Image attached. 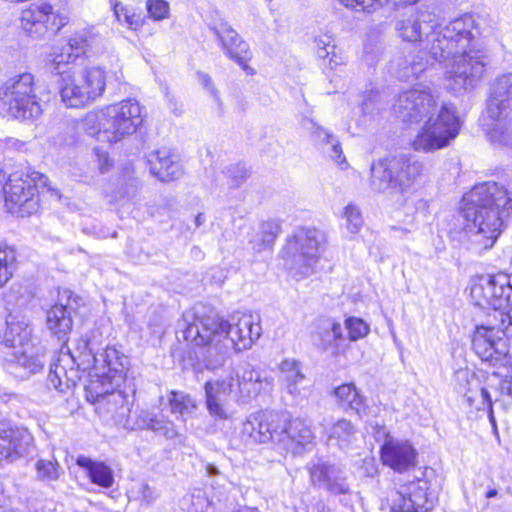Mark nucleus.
<instances>
[{"label":"nucleus","instance_id":"864d4df0","mask_svg":"<svg viewBox=\"0 0 512 512\" xmlns=\"http://www.w3.org/2000/svg\"><path fill=\"white\" fill-rule=\"evenodd\" d=\"M146 9L150 18L160 21L168 18L169 4L165 0H147Z\"/></svg>","mask_w":512,"mask_h":512},{"label":"nucleus","instance_id":"774afa93","mask_svg":"<svg viewBox=\"0 0 512 512\" xmlns=\"http://www.w3.org/2000/svg\"><path fill=\"white\" fill-rule=\"evenodd\" d=\"M498 390L502 395L512 398V376H505L498 384Z\"/></svg>","mask_w":512,"mask_h":512},{"label":"nucleus","instance_id":"603ef678","mask_svg":"<svg viewBox=\"0 0 512 512\" xmlns=\"http://www.w3.org/2000/svg\"><path fill=\"white\" fill-rule=\"evenodd\" d=\"M428 64V59H424L423 57L420 60L414 59L403 68L398 70V78L403 80H408L411 77H419V75L425 71Z\"/></svg>","mask_w":512,"mask_h":512},{"label":"nucleus","instance_id":"9d476101","mask_svg":"<svg viewBox=\"0 0 512 512\" xmlns=\"http://www.w3.org/2000/svg\"><path fill=\"white\" fill-rule=\"evenodd\" d=\"M445 80L446 88L455 95L475 89L482 81L490 58L484 47L471 48L467 52L448 58Z\"/></svg>","mask_w":512,"mask_h":512},{"label":"nucleus","instance_id":"dca6fc26","mask_svg":"<svg viewBox=\"0 0 512 512\" xmlns=\"http://www.w3.org/2000/svg\"><path fill=\"white\" fill-rule=\"evenodd\" d=\"M21 28L34 39H45L55 35L68 23V17L54 11L46 2L30 4L22 10Z\"/></svg>","mask_w":512,"mask_h":512},{"label":"nucleus","instance_id":"f257e3e1","mask_svg":"<svg viewBox=\"0 0 512 512\" xmlns=\"http://www.w3.org/2000/svg\"><path fill=\"white\" fill-rule=\"evenodd\" d=\"M393 110L404 122H419L426 118L412 142L415 151L442 149L456 138L460 130L456 107L447 103L439 106L430 89L423 85L400 93L393 104Z\"/></svg>","mask_w":512,"mask_h":512},{"label":"nucleus","instance_id":"6e6d98bb","mask_svg":"<svg viewBox=\"0 0 512 512\" xmlns=\"http://www.w3.org/2000/svg\"><path fill=\"white\" fill-rule=\"evenodd\" d=\"M188 512H206L210 506V500L201 490H195L188 498Z\"/></svg>","mask_w":512,"mask_h":512},{"label":"nucleus","instance_id":"4c0bfd02","mask_svg":"<svg viewBox=\"0 0 512 512\" xmlns=\"http://www.w3.org/2000/svg\"><path fill=\"white\" fill-rule=\"evenodd\" d=\"M113 14L117 22L121 25L125 24L131 30H139L144 25V17L135 9L123 5L120 1L110 0Z\"/></svg>","mask_w":512,"mask_h":512},{"label":"nucleus","instance_id":"5fc2aeb1","mask_svg":"<svg viewBox=\"0 0 512 512\" xmlns=\"http://www.w3.org/2000/svg\"><path fill=\"white\" fill-rule=\"evenodd\" d=\"M340 2L346 7L357 11L371 12L377 7L389 3L390 0H340Z\"/></svg>","mask_w":512,"mask_h":512},{"label":"nucleus","instance_id":"aec40b11","mask_svg":"<svg viewBox=\"0 0 512 512\" xmlns=\"http://www.w3.org/2000/svg\"><path fill=\"white\" fill-rule=\"evenodd\" d=\"M209 28L219 40L228 57L241 65L244 70L250 69L247 65L251 58L249 46L228 22L224 20L213 22Z\"/></svg>","mask_w":512,"mask_h":512},{"label":"nucleus","instance_id":"a211bd4d","mask_svg":"<svg viewBox=\"0 0 512 512\" xmlns=\"http://www.w3.org/2000/svg\"><path fill=\"white\" fill-rule=\"evenodd\" d=\"M306 469L314 488L324 490L334 496L351 493L348 473L344 466L323 459H316L311 460Z\"/></svg>","mask_w":512,"mask_h":512},{"label":"nucleus","instance_id":"37998d69","mask_svg":"<svg viewBox=\"0 0 512 512\" xmlns=\"http://www.w3.org/2000/svg\"><path fill=\"white\" fill-rule=\"evenodd\" d=\"M281 230L280 223L276 220H268L260 225L261 242H257L253 246L255 252H261L273 246L276 237Z\"/></svg>","mask_w":512,"mask_h":512},{"label":"nucleus","instance_id":"f8f14e48","mask_svg":"<svg viewBox=\"0 0 512 512\" xmlns=\"http://www.w3.org/2000/svg\"><path fill=\"white\" fill-rule=\"evenodd\" d=\"M106 89V72L101 67H88L63 73L59 81L61 101L68 108H83L101 97Z\"/></svg>","mask_w":512,"mask_h":512},{"label":"nucleus","instance_id":"79ce46f5","mask_svg":"<svg viewBox=\"0 0 512 512\" xmlns=\"http://www.w3.org/2000/svg\"><path fill=\"white\" fill-rule=\"evenodd\" d=\"M464 397L477 410H487L490 421L495 423L491 395L486 388L478 386L475 390L469 389Z\"/></svg>","mask_w":512,"mask_h":512},{"label":"nucleus","instance_id":"0e129e2a","mask_svg":"<svg viewBox=\"0 0 512 512\" xmlns=\"http://www.w3.org/2000/svg\"><path fill=\"white\" fill-rule=\"evenodd\" d=\"M94 153L97 158L99 170L102 173L108 171L112 166V161L108 153L101 148H94Z\"/></svg>","mask_w":512,"mask_h":512},{"label":"nucleus","instance_id":"7ed1b4c3","mask_svg":"<svg viewBox=\"0 0 512 512\" xmlns=\"http://www.w3.org/2000/svg\"><path fill=\"white\" fill-rule=\"evenodd\" d=\"M469 248L481 253L494 246L505 218L512 215V193L496 182L475 185L462 199Z\"/></svg>","mask_w":512,"mask_h":512},{"label":"nucleus","instance_id":"39448f33","mask_svg":"<svg viewBox=\"0 0 512 512\" xmlns=\"http://www.w3.org/2000/svg\"><path fill=\"white\" fill-rule=\"evenodd\" d=\"M100 334L91 332L76 341L73 350L61 348L56 362L51 364L47 384L55 390L66 393L81 379V371H92V378L101 369Z\"/></svg>","mask_w":512,"mask_h":512},{"label":"nucleus","instance_id":"338daca9","mask_svg":"<svg viewBox=\"0 0 512 512\" xmlns=\"http://www.w3.org/2000/svg\"><path fill=\"white\" fill-rule=\"evenodd\" d=\"M4 148L7 152H25L27 143L15 138H7L4 141Z\"/></svg>","mask_w":512,"mask_h":512},{"label":"nucleus","instance_id":"9b49d317","mask_svg":"<svg viewBox=\"0 0 512 512\" xmlns=\"http://www.w3.org/2000/svg\"><path fill=\"white\" fill-rule=\"evenodd\" d=\"M372 189L384 192L406 191L422 174L423 164L407 155L389 156L372 163Z\"/></svg>","mask_w":512,"mask_h":512},{"label":"nucleus","instance_id":"3c124183","mask_svg":"<svg viewBox=\"0 0 512 512\" xmlns=\"http://www.w3.org/2000/svg\"><path fill=\"white\" fill-rule=\"evenodd\" d=\"M268 417L272 418L273 422H275L273 425H269V432L273 434L271 441L282 448V438L284 436L287 419L283 414L274 411H268Z\"/></svg>","mask_w":512,"mask_h":512},{"label":"nucleus","instance_id":"09e8293b","mask_svg":"<svg viewBox=\"0 0 512 512\" xmlns=\"http://www.w3.org/2000/svg\"><path fill=\"white\" fill-rule=\"evenodd\" d=\"M35 468L37 479L41 481H54L59 477V465L56 461L40 459Z\"/></svg>","mask_w":512,"mask_h":512},{"label":"nucleus","instance_id":"8fccbe9b","mask_svg":"<svg viewBox=\"0 0 512 512\" xmlns=\"http://www.w3.org/2000/svg\"><path fill=\"white\" fill-rule=\"evenodd\" d=\"M343 217L346 220V228L350 233L359 232L363 225V218L356 205L348 204L344 209Z\"/></svg>","mask_w":512,"mask_h":512},{"label":"nucleus","instance_id":"de8ad7c7","mask_svg":"<svg viewBox=\"0 0 512 512\" xmlns=\"http://www.w3.org/2000/svg\"><path fill=\"white\" fill-rule=\"evenodd\" d=\"M345 328L348 331L350 341L364 338L370 331L369 325L361 318L349 317L345 320Z\"/></svg>","mask_w":512,"mask_h":512},{"label":"nucleus","instance_id":"58836bf2","mask_svg":"<svg viewBox=\"0 0 512 512\" xmlns=\"http://www.w3.org/2000/svg\"><path fill=\"white\" fill-rule=\"evenodd\" d=\"M78 57L71 51V48L66 45L61 48H56L48 56V65L52 73L63 77V73H73L69 68L66 69L68 64L75 62Z\"/></svg>","mask_w":512,"mask_h":512},{"label":"nucleus","instance_id":"c9c22d12","mask_svg":"<svg viewBox=\"0 0 512 512\" xmlns=\"http://www.w3.org/2000/svg\"><path fill=\"white\" fill-rule=\"evenodd\" d=\"M78 466L86 469L92 483L103 488H110L114 483L112 469L103 462H95L88 457L79 456L76 460Z\"/></svg>","mask_w":512,"mask_h":512},{"label":"nucleus","instance_id":"f704fd0d","mask_svg":"<svg viewBox=\"0 0 512 512\" xmlns=\"http://www.w3.org/2000/svg\"><path fill=\"white\" fill-rule=\"evenodd\" d=\"M358 429L348 419L340 418L327 428L328 440L340 449L348 448L357 438Z\"/></svg>","mask_w":512,"mask_h":512},{"label":"nucleus","instance_id":"2f4dec72","mask_svg":"<svg viewBox=\"0 0 512 512\" xmlns=\"http://www.w3.org/2000/svg\"><path fill=\"white\" fill-rule=\"evenodd\" d=\"M338 406L344 411H353L359 418H363L368 411L365 397L352 383L342 384L334 390Z\"/></svg>","mask_w":512,"mask_h":512},{"label":"nucleus","instance_id":"680f3d73","mask_svg":"<svg viewBox=\"0 0 512 512\" xmlns=\"http://www.w3.org/2000/svg\"><path fill=\"white\" fill-rule=\"evenodd\" d=\"M199 79L202 83V85L211 93V95L213 96L215 102L217 103L218 105V109H219V112L220 114L223 113V103L218 95V91L215 89V87L213 86V83H212V80H211V77L208 75V74H205V73H200L199 74Z\"/></svg>","mask_w":512,"mask_h":512},{"label":"nucleus","instance_id":"b1692460","mask_svg":"<svg viewBox=\"0 0 512 512\" xmlns=\"http://www.w3.org/2000/svg\"><path fill=\"white\" fill-rule=\"evenodd\" d=\"M314 434L310 426L301 419H292L286 423L282 438V449L294 455L302 454L313 444Z\"/></svg>","mask_w":512,"mask_h":512},{"label":"nucleus","instance_id":"ddd939ff","mask_svg":"<svg viewBox=\"0 0 512 512\" xmlns=\"http://www.w3.org/2000/svg\"><path fill=\"white\" fill-rule=\"evenodd\" d=\"M471 301L482 309H492L488 319L495 320L496 312L512 305V275L499 273L496 275H480L472 280L470 287Z\"/></svg>","mask_w":512,"mask_h":512},{"label":"nucleus","instance_id":"bf43d9fd","mask_svg":"<svg viewBox=\"0 0 512 512\" xmlns=\"http://www.w3.org/2000/svg\"><path fill=\"white\" fill-rule=\"evenodd\" d=\"M262 389V381L254 380L253 382L247 383L246 385L237 387V392L244 399H249L257 396Z\"/></svg>","mask_w":512,"mask_h":512},{"label":"nucleus","instance_id":"e433bc0d","mask_svg":"<svg viewBox=\"0 0 512 512\" xmlns=\"http://www.w3.org/2000/svg\"><path fill=\"white\" fill-rule=\"evenodd\" d=\"M8 361L23 368L29 374L41 371L45 364L44 356L29 352L28 347L13 351Z\"/></svg>","mask_w":512,"mask_h":512},{"label":"nucleus","instance_id":"49530a36","mask_svg":"<svg viewBox=\"0 0 512 512\" xmlns=\"http://www.w3.org/2000/svg\"><path fill=\"white\" fill-rule=\"evenodd\" d=\"M362 112L365 115H374L384 108L381 94L378 90H369L363 94L361 103Z\"/></svg>","mask_w":512,"mask_h":512},{"label":"nucleus","instance_id":"a18cd8bd","mask_svg":"<svg viewBox=\"0 0 512 512\" xmlns=\"http://www.w3.org/2000/svg\"><path fill=\"white\" fill-rule=\"evenodd\" d=\"M169 405L172 413L185 415L191 413L195 408V401L186 393L180 391H171L169 395Z\"/></svg>","mask_w":512,"mask_h":512},{"label":"nucleus","instance_id":"cd10ccee","mask_svg":"<svg viewBox=\"0 0 512 512\" xmlns=\"http://www.w3.org/2000/svg\"><path fill=\"white\" fill-rule=\"evenodd\" d=\"M285 391L297 402L302 401L309 394L304 384L306 377L301 370V364L294 359H285L280 364Z\"/></svg>","mask_w":512,"mask_h":512},{"label":"nucleus","instance_id":"c03bdc74","mask_svg":"<svg viewBox=\"0 0 512 512\" xmlns=\"http://www.w3.org/2000/svg\"><path fill=\"white\" fill-rule=\"evenodd\" d=\"M16 268V253L13 248L0 246V287L12 277Z\"/></svg>","mask_w":512,"mask_h":512},{"label":"nucleus","instance_id":"0eeeda50","mask_svg":"<svg viewBox=\"0 0 512 512\" xmlns=\"http://www.w3.org/2000/svg\"><path fill=\"white\" fill-rule=\"evenodd\" d=\"M480 35L477 19L470 13H464L444 25L438 24L428 46L429 57L440 63L447 62L453 55L481 47Z\"/></svg>","mask_w":512,"mask_h":512},{"label":"nucleus","instance_id":"c85d7f7f","mask_svg":"<svg viewBox=\"0 0 512 512\" xmlns=\"http://www.w3.org/2000/svg\"><path fill=\"white\" fill-rule=\"evenodd\" d=\"M150 172L162 182L178 179L182 169L170 151L166 148L153 151L148 156Z\"/></svg>","mask_w":512,"mask_h":512},{"label":"nucleus","instance_id":"e2e57ef3","mask_svg":"<svg viewBox=\"0 0 512 512\" xmlns=\"http://www.w3.org/2000/svg\"><path fill=\"white\" fill-rule=\"evenodd\" d=\"M313 126V135L319 142L331 145L336 140L335 136L324 127L316 124Z\"/></svg>","mask_w":512,"mask_h":512},{"label":"nucleus","instance_id":"4be33fe9","mask_svg":"<svg viewBox=\"0 0 512 512\" xmlns=\"http://www.w3.org/2000/svg\"><path fill=\"white\" fill-rule=\"evenodd\" d=\"M489 118L509 115L512 111V71L498 75L490 85L486 101Z\"/></svg>","mask_w":512,"mask_h":512},{"label":"nucleus","instance_id":"a878e982","mask_svg":"<svg viewBox=\"0 0 512 512\" xmlns=\"http://www.w3.org/2000/svg\"><path fill=\"white\" fill-rule=\"evenodd\" d=\"M129 430H151L157 435L166 439H175L179 433L174 423L162 414H157L149 410H141L133 418Z\"/></svg>","mask_w":512,"mask_h":512},{"label":"nucleus","instance_id":"6e6552de","mask_svg":"<svg viewBox=\"0 0 512 512\" xmlns=\"http://www.w3.org/2000/svg\"><path fill=\"white\" fill-rule=\"evenodd\" d=\"M35 77L29 72L15 74L0 85V105L12 118L31 120L42 113Z\"/></svg>","mask_w":512,"mask_h":512},{"label":"nucleus","instance_id":"a19ab883","mask_svg":"<svg viewBox=\"0 0 512 512\" xmlns=\"http://www.w3.org/2000/svg\"><path fill=\"white\" fill-rule=\"evenodd\" d=\"M101 40V36L96 34L92 29L84 28L75 32L68 41L67 47L71 48L74 54L79 58L86 52L88 47Z\"/></svg>","mask_w":512,"mask_h":512},{"label":"nucleus","instance_id":"bb28decb","mask_svg":"<svg viewBox=\"0 0 512 512\" xmlns=\"http://www.w3.org/2000/svg\"><path fill=\"white\" fill-rule=\"evenodd\" d=\"M237 391L235 377H229L215 382L208 381L205 384L206 406L212 416L226 418L222 402L233 392Z\"/></svg>","mask_w":512,"mask_h":512},{"label":"nucleus","instance_id":"423d86ee","mask_svg":"<svg viewBox=\"0 0 512 512\" xmlns=\"http://www.w3.org/2000/svg\"><path fill=\"white\" fill-rule=\"evenodd\" d=\"M143 120V107L137 100L128 98L88 112L81 127L100 142L117 143L134 134Z\"/></svg>","mask_w":512,"mask_h":512},{"label":"nucleus","instance_id":"1a4fd4ad","mask_svg":"<svg viewBox=\"0 0 512 512\" xmlns=\"http://www.w3.org/2000/svg\"><path fill=\"white\" fill-rule=\"evenodd\" d=\"M326 240V234L316 227L303 226L295 229L281 251L285 266L302 276L309 275Z\"/></svg>","mask_w":512,"mask_h":512},{"label":"nucleus","instance_id":"69168bd1","mask_svg":"<svg viewBox=\"0 0 512 512\" xmlns=\"http://www.w3.org/2000/svg\"><path fill=\"white\" fill-rule=\"evenodd\" d=\"M329 155L342 169L347 166L346 158L343 156L341 145L337 139L331 144Z\"/></svg>","mask_w":512,"mask_h":512},{"label":"nucleus","instance_id":"13d9d810","mask_svg":"<svg viewBox=\"0 0 512 512\" xmlns=\"http://www.w3.org/2000/svg\"><path fill=\"white\" fill-rule=\"evenodd\" d=\"M260 374L256 372L250 365H245L241 368V371L236 372L235 381L237 387L246 385L247 383L259 380Z\"/></svg>","mask_w":512,"mask_h":512},{"label":"nucleus","instance_id":"f3484780","mask_svg":"<svg viewBox=\"0 0 512 512\" xmlns=\"http://www.w3.org/2000/svg\"><path fill=\"white\" fill-rule=\"evenodd\" d=\"M472 347L482 361L489 362L491 365H496L509 353L500 323L493 319H488L486 324L476 326Z\"/></svg>","mask_w":512,"mask_h":512},{"label":"nucleus","instance_id":"5701e85b","mask_svg":"<svg viewBox=\"0 0 512 512\" xmlns=\"http://www.w3.org/2000/svg\"><path fill=\"white\" fill-rule=\"evenodd\" d=\"M31 436L10 423H0V461L10 462L23 457L29 452Z\"/></svg>","mask_w":512,"mask_h":512},{"label":"nucleus","instance_id":"4468645a","mask_svg":"<svg viewBox=\"0 0 512 512\" xmlns=\"http://www.w3.org/2000/svg\"><path fill=\"white\" fill-rule=\"evenodd\" d=\"M438 26L436 14L428 7L410 8L400 13L394 28L397 36L404 42L418 44L420 50L429 56V44L434 38Z\"/></svg>","mask_w":512,"mask_h":512},{"label":"nucleus","instance_id":"052dcab7","mask_svg":"<svg viewBox=\"0 0 512 512\" xmlns=\"http://www.w3.org/2000/svg\"><path fill=\"white\" fill-rule=\"evenodd\" d=\"M137 493L141 497L142 504L146 506L152 505L158 497L155 489L146 483L140 484Z\"/></svg>","mask_w":512,"mask_h":512},{"label":"nucleus","instance_id":"473e14b6","mask_svg":"<svg viewBox=\"0 0 512 512\" xmlns=\"http://www.w3.org/2000/svg\"><path fill=\"white\" fill-rule=\"evenodd\" d=\"M317 335L319 345L324 351H331L337 355L340 345L344 342L343 328L339 322L333 319H323L319 322Z\"/></svg>","mask_w":512,"mask_h":512},{"label":"nucleus","instance_id":"6ab92c4d","mask_svg":"<svg viewBox=\"0 0 512 512\" xmlns=\"http://www.w3.org/2000/svg\"><path fill=\"white\" fill-rule=\"evenodd\" d=\"M429 488V482L421 478L402 485L392 500V509L397 512H428L434 505V496Z\"/></svg>","mask_w":512,"mask_h":512},{"label":"nucleus","instance_id":"72a5a7b5","mask_svg":"<svg viewBox=\"0 0 512 512\" xmlns=\"http://www.w3.org/2000/svg\"><path fill=\"white\" fill-rule=\"evenodd\" d=\"M489 119L491 122L484 125L489 141L496 146L512 148V122L508 115Z\"/></svg>","mask_w":512,"mask_h":512},{"label":"nucleus","instance_id":"ea45409f","mask_svg":"<svg viewBox=\"0 0 512 512\" xmlns=\"http://www.w3.org/2000/svg\"><path fill=\"white\" fill-rule=\"evenodd\" d=\"M249 177L248 169L244 164L237 163L225 167L218 181L220 185H227L230 189H237L241 187Z\"/></svg>","mask_w":512,"mask_h":512},{"label":"nucleus","instance_id":"f03ea898","mask_svg":"<svg viewBox=\"0 0 512 512\" xmlns=\"http://www.w3.org/2000/svg\"><path fill=\"white\" fill-rule=\"evenodd\" d=\"M231 321L218 315L196 317L183 331L185 340L206 346L203 356L208 368L221 365L232 348L236 351L251 348L262 334L260 316L256 313H236Z\"/></svg>","mask_w":512,"mask_h":512},{"label":"nucleus","instance_id":"412c9836","mask_svg":"<svg viewBox=\"0 0 512 512\" xmlns=\"http://www.w3.org/2000/svg\"><path fill=\"white\" fill-rule=\"evenodd\" d=\"M417 451L407 441L387 437L381 447V460L396 472H405L416 464Z\"/></svg>","mask_w":512,"mask_h":512},{"label":"nucleus","instance_id":"4d7b16f0","mask_svg":"<svg viewBox=\"0 0 512 512\" xmlns=\"http://www.w3.org/2000/svg\"><path fill=\"white\" fill-rule=\"evenodd\" d=\"M495 321L500 323L502 335L506 340L512 339V309L508 312H496Z\"/></svg>","mask_w":512,"mask_h":512},{"label":"nucleus","instance_id":"7c9ffc66","mask_svg":"<svg viewBox=\"0 0 512 512\" xmlns=\"http://www.w3.org/2000/svg\"><path fill=\"white\" fill-rule=\"evenodd\" d=\"M272 418L268 417V411H260L251 414L242 426L243 435L247 436L252 442L264 444L273 439V434L269 432V425H273Z\"/></svg>","mask_w":512,"mask_h":512},{"label":"nucleus","instance_id":"393cba45","mask_svg":"<svg viewBox=\"0 0 512 512\" xmlns=\"http://www.w3.org/2000/svg\"><path fill=\"white\" fill-rule=\"evenodd\" d=\"M62 297L67 298V303H56L47 311L46 326L58 340L66 341L73 325L71 316L73 308L69 304L71 292L64 290Z\"/></svg>","mask_w":512,"mask_h":512},{"label":"nucleus","instance_id":"c756f323","mask_svg":"<svg viewBox=\"0 0 512 512\" xmlns=\"http://www.w3.org/2000/svg\"><path fill=\"white\" fill-rule=\"evenodd\" d=\"M31 335L32 330L24 319L9 315L6 320V328L3 334L0 335V344L13 348L15 351L19 348L28 347Z\"/></svg>","mask_w":512,"mask_h":512},{"label":"nucleus","instance_id":"2eb2a0df","mask_svg":"<svg viewBox=\"0 0 512 512\" xmlns=\"http://www.w3.org/2000/svg\"><path fill=\"white\" fill-rule=\"evenodd\" d=\"M39 187H47L51 195L60 199L59 191L49 186L46 175L31 171L25 177L12 175L9 178L4 186L6 200L18 205L23 213H35L39 208Z\"/></svg>","mask_w":512,"mask_h":512},{"label":"nucleus","instance_id":"20e7f679","mask_svg":"<svg viewBox=\"0 0 512 512\" xmlns=\"http://www.w3.org/2000/svg\"><path fill=\"white\" fill-rule=\"evenodd\" d=\"M99 359L102 367L86 386V398L103 409L115 424L129 429L133 421L129 417L131 409L127 396L117 390L125 379L129 360L114 347H106Z\"/></svg>","mask_w":512,"mask_h":512}]
</instances>
